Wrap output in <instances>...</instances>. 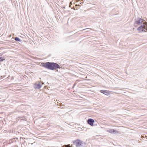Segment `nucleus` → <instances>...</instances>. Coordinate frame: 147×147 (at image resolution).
<instances>
[{"label": "nucleus", "mask_w": 147, "mask_h": 147, "mask_svg": "<svg viewBox=\"0 0 147 147\" xmlns=\"http://www.w3.org/2000/svg\"><path fill=\"white\" fill-rule=\"evenodd\" d=\"M40 65L45 68L53 70L61 68L58 64L53 62H42L41 63Z\"/></svg>", "instance_id": "1"}, {"label": "nucleus", "mask_w": 147, "mask_h": 147, "mask_svg": "<svg viewBox=\"0 0 147 147\" xmlns=\"http://www.w3.org/2000/svg\"><path fill=\"white\" fill-rule=\"evenodd\" d=\"M147 22H144L143 24L140 26L138 27L137 30L139 31V32H146V30H147Z\"/></svg>", "instance_id": "2"}, {"label": "nucleus", "mask_w": 147, "mask_h": 147, "mask_svg": "<svg viewBox=\"0 0 147 147\" xmlns=\"http://www.w3.org/2000/svg\"><path fill=\"white\" fill-rule=\"evenodd\" d=\"M74 144L76 145V147H80L83 146L84 144V142L77 139L73 141Z\"/></svg>", "instance_id": "3"}, {"label": "nucleus", "mask_w": 147, "mask_h": 147, "mask_svg": "<svg viewBox=\"0 0 147 147\" xmlns=\"http://www.w3.org/2000/svg\"><path fill=\"white\" fill-rule=\"evenodd\" d=\"M138 19V20H136L135 21V23L137 24H142L145 22L144 20L139 18Z\"/></svg>", "instance_id": "4"}, {"label": "nucleus", "mask_w": 147, "mask_h": 147, "mask_svg": "<svg viewBox=\"0 0 147 147\" xmlns=\"http://www.w3.org/2000/svg\"><path fill=\"white\" fill-rule=\"evenodd\" d=\"M107 132L111 133H114L115 134H118L119 133V131H118L114 129H108L107 130Z\"/></svg>", "instance_id": "5"}, {"label": "nucleus", "mask_w": 147, "mask_h": 147, "mask_svg": "<svg viewBox=\"0 0 147 147\" xmlns=\"http://www.w3.org/2000/svg\"><path fill=\"white\" fill-rule=\"evenodd\" d=\"M87 122L89 125L92 126L93 125L94 121V119H89L87 121Z\"/></svg>", "instance_id": "6"}, {"label": "nucleus", "mask_w": 147, "mask_h": 147, "mask_svg": "<svg viewBox=\"0 0 147 147\" xmlns=\"http://www.w3.org/2000/svg\"><path fill=\"white\" fill-rule=\"evenodd\" d=\"M100 92L105 95H107L109 94V92L107 90H101L100 91Z\"/></svg>", "instance_id": "7"}, {"label": "nucleus", "mask_w": 147, "mask_h": 147, "mask_svg": "<svg viewBox=\"0 0 147 147\" xmlns=\"http://www.w3.org/2000/svg\"><path fill=\"white\" fill-rule=\"evenodd\" d=\"M35 88L38 89L42 87V86L40 83H39L38 84H35Z\"/></svg>", "instance_id": "8"}, {"label": "nucleus", "mask_w": 147, "mask_h": 147, "mask_svg": "<svg viewBox=\"0 0 147 147\" xmlns=\"http://www.w3.org/2000/svg\"><path fill=\"white\" fill-rule=\"evenodd\" d=\"M15 40L16 41H20L21 40L18 37H16L15 38Z\"/></svg>", "instance_id": "9"}, {"label": "nucleus", "mask_w": 147, "mask_h": 147, "mask_svg": "<svg viewBox=\"0 0 147 147\" xmlns=\"http://www.w3.org/2000/svg\"><path fill=\"white\" fill-rule=\"evenodd\" d=\"M5 60V58L3 57H0V62L2 61Z\"/></svg>", "instance_id": "10"}, {"label": "nucleus", "mask_w": 147, "mask_h": 147, "mask_svg": "<svg viewBox=\"0 0 147 147\" xmlns=\"http://www.w3.org/2000/svg\"><path fill=\"white\" fill-rule=\"evenodd\" d=\"M62 147H72L70 146V144H68L67 145H64L63 146H62Z\"/></svg>", "instance_id": "11"}, {"label": "nucleus", "mask_w": 147, "mask_h": 147, "mask_svg": "<svg viewBox=\"0 0 147 147\" xmlns=\"http://www.w3.org/2000/svg\"><path fill=\"white\" fill-rule=\"evenodd\" d=\"M72 3L71 2H70L69 4V6L70 7H71V5H72Z\"/></svg>", "instance_id": "12"}, {"label": "nucleus", "mask_w": 147, "mask_h": 147, "mask_svg": "<svg viewBox=\"0 0 147 147\" xmlns=\"http://www.w3.org/2000/svg\"><path fill=\"white\" fill-rule=\"evenodd\" d=\"M13 79H14V77H13V76L11 78V80H13Z\"/></svg>", "instance_id": "13"}, {"label": "nucleus", "mask_w": 147, "mask_h": 147, "mask_svg": "<svg viewBox=\"0 0 147 147\" xmlns=\"http://www.w3.org/2000/svg\"><path fill=\"white\" fill-rule=\"evenodd\" d=\"M75 84H74V86H75Z\"/></svg>", "instance_id": "14"}, {"label": "nucleus", "mask_w": 147, "mask_h": 147, "mask_svg": "<svg viewBox=\"0 0 147 147\" xmlns=\"http://www.w3.org/2000/svg\"><path fill=\"white\" fill-rule=\"evenodd\" d=\"M21 120H24V119H21Z\"/></svg>", "instance_id": "15"}, {"label": "nucleus", "mask_w": 147, "mask_h": 147, "mask_svg": "<svg viewBox=\"0 0 147 147\" xmlns=\"http://www.w3.org/2000/svg\"><path fill=\"white\" fill-rule=\"evenodd\" d=\"M73 7H71V9H73Z\"/></svg>", "instance_id": "16"}]
</instances>
